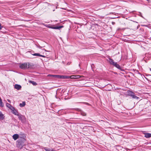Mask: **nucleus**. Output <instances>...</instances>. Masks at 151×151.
<instances>
[{"mask_svg": "<svg viewBox=\"0 0 151 151\" xmlns=\"http://www.w3.org/2000/svg\"><path fill=\"white\" fill-rule=\"evenodd\" d=\"M81 114L83 116H86V113L83 111H81Z\"/></svg>", "mask_w": 151, "mask_h": 151, "instance_id": "6ab92c4d", "label": "nucleus"}, {"mask_svg": "<svg viewBox=\"0 0 151 151\" xmlns=\"http://www.w3.org/2000/svg\"><path fill=\"white\" fill-rule=\"evenodd\" d=\"M46 27L49 28H52L54 29H60L63 27V26L52 27L51 26H49V25H47Z\"/></svg>", "mask_w": 151, "mask_h": 151, "instance_id": "39448f33", "label": "nucleus"}, {"mask_svg": "<svg viewBox=\"0 0 151 151\" xmlns=\"http://www.w3.org/2000/svg\"><path fill=\"white\" fill-rule=\"evenodd\" d=\"M11 110L12 111V113L15 115L18 116L19 114L17 111L16 109H15L14 107V109H12V110Z\"/></svg>", "mask_w": 151, "mask_h": 151, "instance_id": "6e6552de", "label": "nucleus"}, {"mask_svg": "<svg viewBox=\"0 0 151 151\" xmlns=\"http://www.w3.org/2000/svg\"><path fill=\"white\" fill-rule=\"evenodd\" d=\"M5 118V116L3 114L2 112L0 111V120H3Z\"/></svg>", "mask_w": 151, "mask_h": 151, "instance_id": "9b49d317", "label": "nucleus"}, {"mask_svg": "<svg viewBox=\"0 0 151 151\" xmlns=\"http://www.w3.org/2000/svg\"><path fill=\"white\" fill-rule=\"evenodd\" d=\"M47 76L53 77L56 78H59L65 79L66 78V76H60L58 75H48Z\"/></svg>", "mask_w": 151, "mask_h": 151, "instance_id": "20e7f679", "label": "nucleus"}, {"mask_svg": "<svg viewBox=\"0 0 151 151\" xmlns=\"http://www.w3.org/2000/svg\"><path fill=\"white\" fill-rule=\"evenodd\" d=\"M70 64V63H68V64L69 65Z\"/></svg>", "mask_w": 151, "mask_h": 151, "instance_id": "a878e982", "label": "nucleus"}, {"mask_svg": "<svg viewBox=\"0 0 151 151\" xmlns=\"http://www.w3.org/2000/svg\"><path fill=\"white\" fill-rule=\"evenodd\" d=\"M29 63H24L21 64L19 67L20 68L22 69H26L29 67Z\"/></svg>", "mask_w": 151, "mask_h": 151, "instance_id": "7ed1b4c3", "label": "nucleus"}, {"mask_svg": "<svg viewBox=\"0 0 151 151\" xmlns=\"http://www.w3.org/2000/svg\"><path fill=\"white\" fill-rule=\"evenodd\" d=\"M25 105V102H23L22 103L19 104V106L21 107L24 106Z\"/></svg>", "mask_w": 151, "mask_h": 151, "instance_id": "f3484780", "label": "nucleus"}, {"mask_svg": "<svg viewBox=\"0 0 151 151\" xmlns=\"http://www.w3.org/2000/svg\"><path fill=\"white\" fill-rule=\"evenodd\" d=\"M49 151H55L53 149H50V150Z\"/></svg>", "mask_w": 151, "mask_h": 151, "instance_id": "4be33fe9", "label": "nucleus"}, {"mask_svg": "<svg viewBox=\"0 0 151 151\" xmlns=\"http://www.w3.org/2000/svg\"><path fill=\"white\" fill-rule=\"evenodd\" d=\"M22 136V137H20V138L16 141L17 147L20 149L23 147L24 143L26 141L24 134H23Z\"/></svg>", "mask_w": 151, "mask_h": 151, "instance_id": "f257e3e1", "label": "nucleus"}, {"mask_svg": "<svg viewBox=\"0 0 151 151\" xmlns=\"http://www.w3.org/2000/svg\"><path fill=\"white\" fill-rule=\"evenodd\" d=\"M32 55L34 56H40V57H45V56L44 55H40V54L38 53H34V54H32Z\"/></svg>", "mask_w": 151, "mask_h": 151, "instance_id": "4468645a", "label": "nucleus"}, {"mask_svg": "<svg viewBox=\"0 0 151 151\" xmlns=\"http://www.w3.org/2000/svg\"><path fill=\"white\" fill-rule=\"evenodd\" d=\"M113 66H115V67H116V68L119 69H120L121 68L120 65L118 64L116 62L115 63Z\"/></svg>", "mask_w": 151, "mask_h": 151, "instance_id": "dca6fc26", "label": "nucleus"}, {"mask_svg": "<svg viewBox=\"0 0 151 151\" xmlns=\"http://www.w3.org/2000/svg\"><path fill=\"white\" fill-rule=\"evenodd\" d=\"M150 71H151V68H150Z\"/></svg>", "mask_w": 151, "mask_h": 151, "instance_id": "cd10ccee", "label": "nucleus"}, {"mask_svg": "<svg viewBox=\"0 0 151 151\" xmlns=\"http://www.w3.org/2000/svg\"><path fill=\"white\" fill-rule=\"evenodd\" d=\"M1 100H1H1V98L0 97V101Z\"/></svg>", "mask_w": 151, "mask_h": 151, "instance_id": "393cba45", "label": "nucleus"}, {"mask_svg": "<svg viewBox=\"0 0 151 151\" xmlns=\"http://www.w3.org/2000/svg\"><path fill=\"white\" fill-rule=\"evenodd\" d=\"M22 137V136H19L18 134H15L12 136V138L15 140H16L17 139H19L20 137Z\"/></svg>", "mask_w": 151, "mask_h": 151, "instance_id": "423d86ee", "label": "nucleus"}, {"mask_svg": "<svg viewBox=\"0 0 151 151\" xmlns=\"http://www.w3.org/2000/svg\"><path fill=\"white\" fill-rule=\"evenodd\" d=\"M29 82L32 83L33 85L35 86L37 85L36 82L32 81H29Z\"/></svg>", "mask_w": 151, "mask_h": 151, "instance_id": "a211bd4d", "label": "nucleus"}, {"mask_svg": "<svg viewBox=\"0 0 151 151\" xmlns=\"http://www.w3.org/2000/svg\"><path fill=\"white\" fill-rule=\"evenodd\" d=\"M44 149L46 151H49L50 149V148H48L47 147H44Z\"/></svg>", "mask_w": 151, "mask_h": 151, "instance_id": "aec40b11", "label": "nucleus"}, {"mask_svg": "<svg viewBox=\"0 0 151 151\" xmlns=\"http://www.w3.org/2000/svg\"><path fill=\"white\" fill-rule=\"evenodd\" d=\"M7 101L9 102V103H11V101L9 99H8L7 100Z\"/></svg>", "mask_w": 151, "mask_h": 151, "instance_id": "5701e85b", "label": "nucleus"}, {"mask_svg": "<svg viewBox=\"0 0 151 151\" xmlns=\"http://www.w3.org/2000/svg\"><path fill=\"white\" fill-rule=\"evenodd\" d=\"M109 62L111 64L113 65H114L116 63L114 62V60L110 58H109Z\"/></svg>", "mask_w": 151, "mask_h": 151, "instance_id": "ddd939ff", "label": "nucleus"}, {"mask_svg": "<svg viewBox=\"0 0 151 151\" xmlns=\"http://www.w3.org/2000/svg\"><path fill=\"white\" fill-rule=\"evenodd\" d=\"M145 137L146 138H149L151 137V134L146 133L145 134Z\"/></svg>", "mask_w": 151, "mask_h": 151, "instance_id": "2eb2a0df", "label": "nucleus"}, {"mask_svg": "<svg viewBox=\"0 0 151 151\" xmlns=\"http://www.w3.org/2000/svg\"><path fill=\"white\" fill-rule=\"evenodd\" d=\"M1 102H2V100L1 101V100L0 101V103H1Z\"/></svg>", "mask_w": 151, "mask_h": 151, "instance_id": "bb28decb", "label": "nucleus"}, {"mask_svg": "<svg viewBox=\"0 0 151 151\" xmlns=\"http://www.w3.org/2000/svg\"><path fill=\"white\" fill-rule=\"evenodd\" d=\"M18 116L19 119L22 122H24L25 121V118L24 116L21 114H18Z\"/></svg>", "mask_w": 151, "mask_h": 151, "instance_id": "0eeeda50", "label": "nucleus"}, {"mask_svg": "<svg viewBox=\"0 0 151 151\" xmlns=\"http://www.w3.org/2000/svg\"><path fill=\"white\" fill-rule=\"evenodd\" d=\"M0 106L1 107H3L4 106V104L2 102H1V103H0Z\"/></svg>", "mask_w": 151, "mask_h": 151, "instance_id": "412c9836", "label": "nucleus"}, {"mask_svg": "<svg viewBox=\"0 0 151 151\" xmlns=\"http://www.w3.org/2000/svg\"><path fill=\"white\" fill-rule=\"evenodd\" d=\"M14 88L17 90H19L21 88V86L19 85L15 84L14 85Z\"/></svg>", "mask_w": 151, "mask_h": 151, "instance_id": "9d476101", "label": "nucleus"}, {"mask_svg": "<svg viewBox=\"0 0 151 151\" xmlns=\"http://www.w3.org/2000/svg\"><path fill=\"white\" fill-rule=\"evenodd\" d=\"M109 62L111 64L113 65H114L116 63L114 62V60L110 58H109Z\"/></svg>", "mask_w": 151, "mask_h": 151, "instance_id": "f8f14e48", "label": "nucleus"}, {"mask_svg": "<svg viewBox=\"0 0 151 151\" xmlns=\"http://www.w3.org/2000/svg\"><path fill=\"white\" fill-rule=\"evenodd\" d=\"M6 106L11 110H12V109H14V107H13L9 103H6Z\"/></svg>", "mask_w": 151, "mask_h": 151, "instance_id": "1a4fd4ad", "label": "nucleus"}, {"mask_svg": "<svg viewBox=\"0 0 151 151\" xmlns=\"http://www.w3.org/2000/svg\"><path fill=\"white\" fill-rule=\"evenodd\" d=\"M127 94L128 95L131 96L133 99H139V97L135 96L134 93L132 91H127Z\"/></svg>", "mask_w": 151, "mask_h": 151, "instance_id": "f03ea898", "label": "nucleus"}, {"mask_svg": "<svg viewBox=\"0 0 151 151\" xmlns=\"http://www.w3.org/2000/svg\"><path fill=\"white\" fill-rule=\"evenodd\" d=\"M2 27L1 25L0 24V30L1 29H2Z\"/></svg>", "mask_w": 151, "mask_h": 151, "instance_id": "b1692460", "label": "nucleus"}]
</instances>
